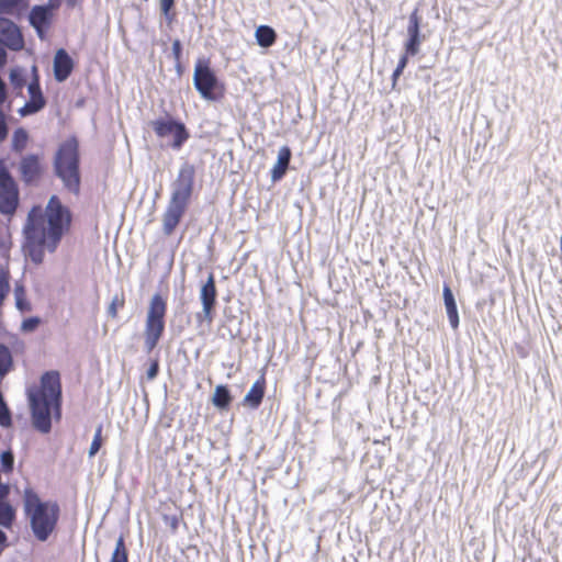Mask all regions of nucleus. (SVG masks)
Returning a JSON list of instances; mask_svg holds the SVG:
<instances>
[{"label":"nucleus","mask_w":562,"mask_h":562,"mask_svg":"<svg viewBox=\"0 0 562 562\" xmlns=\"http://www.w3.org/2000/svg\"><path fill=\"white\" fill-rule=\"evenodd\" d=\"M71 224V214L57 195H52L45 210L34 205L23 226V250L31 261L40 265L45 250L54 252Z\"/></svg>","instance_id":"obj_1"},{"label":"nucleus","mask_w":562,"mask_h":562,"mask_svg":"<svg viewBox=\"0 0 562 562\" xmlns=\"http://www.w3.org/2000/svg\"><path fill=\"white\" fill-rule=\"evenodd\" d=\"M31 419L33 427L42 434L52 429V419L61 417V383L57 371H47L41 378L36 392L29 393Z\"/></svg>","instance_id":"obj_2"},{"label":"nucleus","mask_w":562,"mask_h":562,"mask_svg":"<svg viewBox=\"0 0 562 562\" xmlns=\"http://www.w3.org/2000/svg\"><path fill=\"white\" fill-rule=\"evenodd\" d=\"M194 179V166L183 162L171 183V195L162 214V232L166 236L173 233L183 217L193 193Z\"/></svg>","instance_id":"obj_3"},{"label":"nucleus","mask_w":562,"mask_h":562,"mask_svg":"<svg viewBox=\"0 0 562 562\" xmlns=\"http://www.w3.org/2000/svg\"><path fill=\"white\" fill-rule=\"evenodd\" d=\"M23 507L34 537L45 542L57 527L60 508L56 502L42 501L37 493L27 487L23 493Z\"/></svg>","instance_id":"obj_4"},{"label":"nucleus","mask_w":562,"mask_h":562,"mask_svg":"<svg viewBox=\"0 0 562 562\" xmlns=\"http://www.w3.org/2000/svg\"><path fill=\"white\" fill-rule=\"evenodd\" d=\"M79 166V144L75 137H71L58 146L53 159V170L64 188L76 195L80 192Z\"/></svg>","instance_id":"obj_5"},{"label":"nucleus","mask_w":562,"mask_h":562,"mask_svg":"<svg viewBox=\"0 0 562 562\" xmlns=\"http://www.w3.org/2000/svg\"><path fill=\"white\" fill-rule=\"evenodd\" d=\"M166 313V300L159 293L154 294L149 301L144 330V346L147 352L157 347L164 335Z\"/></svg>","instance_id":"obj_6"},{"label":"nucleus","mask_w":562,"mask_h":562,"mask_svg":"<svg viewBox=\"0 0 562 562\" xmlns=\"http://www.w3.org/2000/svg\"><path fill=\"white\" fill-rule=\"evenodd\" d=\"M157 137L168 139L167 146L173 150H180L189 139L190 133L181 121L167 114L150 122Z\"/></svg>","instance_id":"obj_7"},{"label":"nucleus","mask_w":562,"mask_h":562,"mask_svg":"<svg viewBox=\"0 0 562 562\" xmlns=\"http://www.w3.org/2000/svg\"><path fill=\"white\" fill-rule=\"evenodd\" d=\"M193 85L196 91L205 100H216V91L220 88V81L206 59H198L194 74Z\"/></svg>","instance_id":"obj_8"},{"label":"nucleus","mask_w":562,"mask_h":562,"mask_svg":"<svg viewBox=\"0 0 562 562\" xmlns=\"http://www.w3.org/2000/svg\"><path fill=\"white\" fill-rule=\"evenodd\" d=\"M20 202L19 187L8 168L0 164V213L12 216Z\"/></svg>","instance_id":"obj_9"},{"label":"nucleus","mask_w":562,"mask_h":562,"mask_svg":"<svg viewBox=\"0 0 562 562\" xmlns=\"http://www.w3.org/2000/svg\"><path fill=\"white\" fill-rule=\"evenodd\" d=\"M18 172L25 186L38 184L45 172L42 156L34 153L23 155L18 164Z\"/></svg>","instance_id":"obj_10"},{"label":"nucleus","mask_w":562,"mask_h":562,"mask_svg":"<svg viewBox=\"0 0 562 562\" xmlns=\"http://www.w3.org/2000/svg\"><path fill=\"white\" fill-rule=\"evenodd\" d=\"M33 78L27 85L29 101L19 110L21 116H29L38 113L46 105V100L40 86V78L36 66L32 67Z\"/></svg>","instance_id":"obj_11"},{"label":"nucleus","mask_w":562,"mask_h":562,"mask_svg":"<svg viewBox=\"0 0 562 562\" xmlns=\"http://www.w3.org/2000/svg\"><path fill=\"white\" fill-rule=\"evenodd\" d=\"M217 291L215 286V279L213 273L209 274L206 282L202 285L200 291V300L202 303V312L196 314L199 323L206 322L211 325L213 322V310L216 304Z\"/></svg>","instance_id":"obj_12"},{"label":"nucleus","mask_w":562,"mask_h":562,"mask_svg":"<svg viewBox=\"0 0 562 562\" xmlns=\"http://www.w3.org/2000/svg\"><path fill=\"white\" fill-rule=\"evenodd\" d=\"M55 7L49 3L42 5H34L29 14L30 24L35 29L37 36L45 40L46 33L49 29Z\"/></svg>","instance_id":"obj_13"},{"label":"nucleus","mask_w":562,"mask_h":562,"mask_svg":"<svg viewBox=\"0 0 562 562\" xmlns=\"http://www.w3.org/2000/svg\"><path fill=\"white\" fill-rule=\"evenodd\" d=\"M407 41L405 43V52L411 56H415L419 52V46L423 42V36L420 34V16L418 15V10L415 9L409 18L407 25Z\"/></svg>","instance_id":"obj_14"},{"label":"nucleus","mask_w":562,"mask_h":562,"mask_svg":"<svg viewBox=\"0 0 562 562\" xmlns=\"http://www.w3.org/2000/svg\"><path fill=\"white\" fill-rule=\"evenodd\" d=\"M0 32L3 36L1 42L7 47L12 50H20L23 47L24 41L15 23L10 20L0 18Z\"/></svg>","instance_id":"obj_15"},{"label":"nucleus","mask_w":562,"mask_h":562,"mask_svg":"<svg viewBox=\"0 0 562 562\" xmlns=\"http://www.w3.org/2000/svg\"><path fill=\"white\" fill-rule=\"evenodd\" d=\"M74 60L68 52L64 48L57 49L53 63L54 77L56 81L64 82L67 80L74 70Z\"/></svg>","instance_id":"obj_16"},{"label":"nucleus","mask_w":562,"mask_h":562,"mask_svg":"<svg viewBox=\"0 0 562 562\" xmlns=\"http://www.w3.org/2000/svg\"><path fill=\"white\" fill-rule=\"evenodd\" d=\"M292 153L290 147L282 146L279 149L278 158L271 169V181L273 183L280 181L286 173L291 161Z\"/></svg>","instance_id":"obj_17"},{"label":"nucleus","mask_w":562,"mask_h":562,"mask_svg":"<svg viewBox=\"0 0 562 562\" xmlns=\"http://www.w3.org/2000/svg\"><path fill=\"white\" fill-rule=\"evenodd\" d=\"M265 390L266 380L263 376H261L251 385L250 390L245 395L244 404L252 409L258 408L262 403Z\"/></svg>","instance_id":"obj_18"},{"label":"nucleus","mask_w":562,"mask_h":562,"mask_svg":"<svg viewBox=\"0 0 562 562\" xmlns=\"http://www.w3.org/2000/svg\"><path fill=\"white\" fill-rule=\"evenodd\" d=\"M442 294H443L445 307H446V312H447V316H448L450 326L453 329H457L459 327V323H460L458 307H457L456 299H454L453 293H452L451 289L449 288V285L445 284Z\"/></svg>","instance_id":"obj_19"},{"label":"nucleus","mask_w":562,"mask_h":562,"mask_svg":"<svg viewBox=\"0 0 562 562\" xmlns=\"http://www.w3.org/2000/svg\"><path fill=\"white\" fill-rule=\"evenodd\" d=\"M255 36L259 46L268 48L277 40L276 31L269 25H260L256 29Z\"/></svg>","instance_id":"obj_20"},{"label":"nucleus","mask_w":562,"mask_h":562,"mask_svg":"<svg viewBox=\"0 0 562 562\" xmlns=\"http://www.w3.org/2000/svg\"><path fill=\"white\" fill-rule=\"evenodd\" d=\"M231 402H232V395H231V391L227 387V385H223V384L217 385L215 387L213 398H212L213 405L215 407H217L218 409L224 411L229 407Z\"/></svg>","instance_id":"obj_21"},{"label":"nucleus","mask_w":562,"mask_h":562,"mask_svg":"<svg viewBox=\"0 0 562 562\" xmlns=\"http://www.w3.org/2000/svg\"><path fill=\"white\" fill-rule=\"evenodd\" d=\"M27 142H29L27 131L23 127H18L13 132V135H12L11 148L14 153L20 154L26 148Z\"/></svg>","instance_id":"obj_22"},{"label":"nucleus","mask_w":562,"mask_h":562,"mask_svg":"<svg viewBox=\"0 0 562 562\" xmlns=\"http://www.w3.org/2000/svg\"><path fill=\"white\" fill-rule=\"evenodd\" d=\"M13 368V357L10 349L0 344V378H4Z\"/></svg>","instance_id":"obj_23"},{"label":"nucleus","mask_w":562,"mask_h":562,"mask_svg":"<svg viewBox=\"0 0 562 562\" xmlns=\"http://www.w3.org/2000/svg\"><path fill=\"white\" fill-rule=\"evenodd\" d=\"M110 562H128V551L123 535L116 540Z\"/></svg>","instance_id":"obj_24"},{"label":"nucleus","mask_w":562,"mask_h":562,"mask_svg":"<svg viewBox=\"0 0 562 562\" xmlns=\"http://www.w3.org/2000/svg\"><path fill=\"white\" fill-rule=\"evenodd\" d=\"M24 5V0H0L1 13H14Z\"/></svg>","instance_id":"obj_25"},{"label":"nucleus","mask_w":562,"mask_h":562,"mask_svg":"<svg viewBox=\"0 0 562 562\" xmlns=\"http://www.w3.org/2000/svg\"><path fill=\"white\" fill-rule=\"evenodd\" d=\"M9 79L15 89H22L25 85L24 70L19 67L11 69Z\"/></svg>","instance_id":"obj_26"},{"label":"nucleus","mask_w":562,"mask_h":562,"mask_svg":"<svg viewBox=\"0 0 562 562\" xmlns=\"http://www.w3.org/2000/svg\"><path fill=\"white\" fill-rule=\"evenodd\" d=\"M12 424L11 412L0 392V426L9 427Z\"/></svg>","instance_id":"obj_27"},{"label":"nucleus","mask_w":562,"mask_h":562,"mask_svg":"<svg viewBox=\"0 0 562 562\" xmlns=\"http://www.w3.org/2000/svg\"><path fill=\"white\" fill-rule=\"evenodd\" d=\"M102 429H103L102 425H99L95 429L92 442H91L89 451H88V454L90 458L94 457L99 452V450L102 446Z\"/></svg>","instance_id":"obj_28"},{"label":"nucleus","mask_w":562,"mask_h":562,"mask_svg":"<svg viewBox=\"0 0 562 562\" xmlns=\"http://www.w3.org/2000/svg\"><path fill=\"white\" fill-rule=\"evenodd\" d=\"M1 469L3 472H11L14 465V456L11 450L3 451L0 456Z\"/></svg>","instance_id":"obj_29"},{"label":"nucleus","mask_w":562,"mask_h":562,"mask_svg":"<svg viewBox=\"0 0 562 562\" xmlns=\"http://www.w3.org/2000/svg\"><path fill=\"white\" fill-rule=\"evenodd\" d=\"M408 56H411V55L406 54V53L401 56V58L397 63V66L394 69L393 75H392L393 85H395L396 80L400 78V76L403 74V70L407 66Z\"/></svg>","instance_id":"obj_30"},{"label":"nucleus","mask_w":562,"mask_h":562,"mask_svg":"<svg viewBox=\"0 0 562 562\" xmlns=\"http://www.w3.org/2000/svg\"><path fill=\"white\" fill-rule=\"evenodd\" d=\"M41 319L37 316H31L29 318H25L21 324V329L23 331H33L37 328L40 325Z\"/></svg>","instance_id":"obj_31"},{"label":"nucleus","mask_w":562,"mask_h":562,"mask_svg":"<svg viewBox=\"0 0 562 562\" xmlns=\"http://www.w3.org/2000/svg\"><path fill=\"white\" fill-rule=\"evenodd\" d=\"M175 5V0H160V10L162 14L171 21L172 16L170 15V10Z\"/></svg>","instance_id":"obj_32"},{"label":"nucleus","mask_w":562,"mask_h":562,"mask_svg":"<svg viewBox=\"0 0 562 562\" xmlns=\"http://www.w3.org/2000/svg\"><path fill=\"white\" fill-rule=\"evenodd\" d=\"M8 292H9L8 279L4 274L0 276V305L2 304Z\"/></svg>","instance_id":"obj_33"},{"label":"nucleus","mask_w":562,"mask_h":562,"mask_svg":"<svg viewBox=\"0 0 562 562\" xmlns=\"http://www.w3.org/2000/svg\"><path fill=\"white\" fill-rule=\"evenodd\" d=\"M8 125L5 122V116L3 112L0 110V142H3L8 136Z\"/></svg>","instance_id":"obj_34"},{"label":"nucleus","mask_w":562,"mask_h":562,"mask_svg":"<svg viewBox=\"0 0 562 562\" xmlns=\"http://www.w3.org/2000/svg\"><path fill=\"white\" fill-rule=\"evenodd\" d=\"M158 373H159V363L157 360H154L150 363L149 368L147 369V372H146L147 378L149 380H154L158 375Z\"/></svg>","instance_id":"obj_35"},{"label":"nucleus","mask_w":562,"mask_h":562,"mask_svg":"<svg viewBox=\"0 0 562 562\" xmlns=\"http://www.w3.org/2000/svg\"><path fill=\"white\" fill-rule=\"evenodd\" d=\"M172 56L175 60L181 59L182 56V44L180 40H175L172 43Z\"/></svg>","instance_id":"obj_36"},{"label":"nucleus","mask_w":562,"mask_h":562,"mask_svg":"<svg viewBox=\"0 0 562 562\" xmlns=\"http://www.w3.org/2000/svg\"><path fill=\"white\" fill-rule=\"evenodd\" d=\"M117 303H119V299H117V296H115L108 307V315L113 318L116 317V315H117Z\"/></svg>","instance_id":"obj_37"},{"label":"nucleus","mask_w":562,"mask_h":562,"mask_svg":"<svg viewBox=\"0 0 562 562\" xmlns=\"http://www.w3.org/2000/svg\"><path fill=\"white\" fill-rule=\"evenodd\" d=\"M77 0H67L69 5H75ZM47 3L50 4V7L59 8L61 0H48Z\"/></svg>","instance_id":"obj_38"},{"label":"nucleus","mask_w":562,"mask_h":562,"mask_svg":"<svg viewBox=\"0 0 562 562\" xmlns=\"http://www.w3.org/2000/svg\"><path fill=\"white\" fill-rule=\"evenodd\" d=\"M15 292L18 293V289L15 290ZM16 307H18L20 311H24V310H26V307H27V306H26V303H25V302H23V301L19 297V295H18V294H16Z\"/></svg>","instance_id":"obj_39"},{"label":"nucleus","mask_w":562,"mask_h":562,"mask_svg":"<svg viewBox=\"0 0 562 562\" xmlns=\"http://www.w3.org/2000/svg\"><path fill=\"white\" fill-rule=\"evenodd\" d=\"M175 68L177 70L178 76H181L183 72V67L181 65V59L175 60Z\"/></svg>","instance_id":"obj_40"},{"label":"nucleus","mask_w":562,"mask_h":562,"mask_svg":"<svg viewBox=\"0 0 562 562\" xmlns=\"http://www.w3.org/2000/svg\"><path fill=\"white\" fill-rule=\"evenodd\" d=\"M8 540V537L3 530L0 529V546L4 544Z\"/></svg>","instance_id":"obj_41"},{"label":"nucleus","mask_w":562,"mask_h":562,"mask_svg":"<svg viewBox=\"0 0 562 562\" xmlns=\"http://www.w3.org/2000/svg\"><path fill=\"white\" fill-rule=\"evenodd\" d=\"M170 526H171L173 529H176V528H177V526H178V519H177V517H172L171 522H170Z\"/></svg>","instance_id":"obj_42"}]
</instances>
